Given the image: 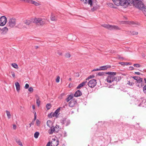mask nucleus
<instances>
[{
  "label": "nucleus",
  "instance_id": "57",
  "mask_svg": "<svg viewBox=\"0 0 146 146\" xmlns=\"http://www.w3.org/2000/svg\"><path fill=\"white\" fill-rule=\"evenodd\" d=\"M12 76L13 78H14L15 77V75L14 72H12Z\"/></svg>",
  "mask_w": 146,
  "mask_h": 146
},
{
  "label": "nucleus",
  "instance_id": "44",
  "mask_svg": "<svg viewBox=\"0 0 146 146\" xmlns=\"http://www.w3.org/2000/svg\"><path fill=\"white\" fill-rule=\"evenodd\" d=\"M143 11L144 14L146 16V8H143Z\"/></svg>",
  "mask_w": 146,
  "mask_h": 146
},
{
  "label": "nucleus",
  "instance_id": "15",
  "mask_svg": "<svg viewBox=\"0 0 146 146\" xmlns=\"http://www.w3.org/2000/svg\"><path fill=\"white\" fill-rule=\"evenodd\" d=\"M121 29L117 26L110 25V30H120Z\"/></svg>",
  "mask_w": 146,
  "mask_h": 146
},
{
  "label": "nucleus",
  "instance_id": "50",
  "mask_svg": "<svg viewBox=\"0 0 146 146\" xmlns=\"http://www.w3.org/2000/svg\"><path fill=\"white\" fill-rule=\"evenodd\" d=\"M122 63H123L124 64V65H131V63L129 62H126V63H124V62H122Z\"/></svg>",
  "mask_w": 146,
  "mask_h": 146
},
{
  "label": "nucleus",
  "instance_id": "49",
  "mask_svg": "<svg viewBox=\"0 0 146 146\" xmlns=\"http://www.w3.org/2000/svg\"><path fill=\"white\" fill-rule=\"evenodd\" d=\"M127 84L130 86H131V85H132L134 83H133L132 82H130V81H128V83H127Z\"/></svg>",
  "mask_w": 146,
  "mask_h": 146
},
{
  "label": "nucleus",
  "instance_id": "62",
  "mask_svg": "<svg viewBox=\"0 0 146 146\" xmlns=\"http://www.w3.org/2000/svg\"><path fill=\"white\" fill-rule=\"evenodd\" d=\"M36 113H35V118L34 120H35V119H36Z\"/></svg>",
  "mask_w": 146,
  "mask_h": 146
},
{
  "label": "nucleus",
  "instance_id": "25",
  "mask_svg": "<svg viewBox=\"0 0 146 146\" xmlns=\"http://www.w3.org/2000/svg\"><path fill=\"white\" fill-rule=\"evenodd\" d=\"M102 26L105 28L108 29L109 30L110 29V25L107 24H104L102 25Z\"/></svg>",
  "mask_w": 146,
  "mask_h": 146
},
{
  "label": "nucleus",
  "instance_id": "22",
  "mask_svg": "<svg viewBox=\"0 0 146 146\" xmlns=\"http://www.w3.org/2000/svg\"><path fill=\"white\" fill-rule=\"evenodd\" d=\"M99 7V6L96 4V5H95L93 6V7L91 9V10L92 11H94L96 10Z\"/></svg>",
  "mask_w": 146,
  "mask_h": 146
},
{
  "label": "nucleus",
  "instance_id": "43",
  "mask_svg": "<svg viewBox=\"0 0 146 146\" xmlns=\"http://www.w3.org/2000/svg\"><path fill=\"white\" fill-rule=\"evenodd\" d=\"M139 77L138 76H133L132 78H133L135 80L137 81V80L139 78Z\"/></svg>",
  "mask_w": 146,
  "mask_h": 146
},
{
  "label": "nucleus",
  "instance_id": "42",
  "mask_svg": "<svg viewBox=\"0 0 146 146\" xmlns=\"http://www.w3.org/2000/svg\"><path fill=\"white\" fill-rule=\"evenodd\" d=\"M60 79V77L59 76H58L57 77L56 79V82L57 83H58L59 82V80Z\"/></svg>",
  "mask_w": 146,
  "mask_h": 146
},
{
  "label": "nucleus",
  "instance_id": "63",
  "mask_svg": "<svg viewBox=\"0 0 146 146\" xmlns=\"http://www.w3.org/2000/svg\"><path fill=\"white\" fill-rule=\"evenodd\" d=\"M61 123H62V124H64L65 123V122H64V120H62V121L61 122Z\"/></svg>",
  "mask_w": 146,
  "mask_h": 146
},
{
  "label": "nucleus",
  "instance_id": "11",
  "mask_svg": "<svg viewBox=\"0 0 146 146\" xmlns=\"http://www.w3.org/2000/svg\"><path fill=\"white\" fill-rule=\"evenodd\" d=\"M77 103L76 100L74 99L72 100L69 103V106L71 107H74Z\"/></svg>",
  "mask_w": 146,
  "mask_h": 146
},
{
  "label": "nucleus",
  "instance_id": "17",
  "mask_svg": "<svg viewBox=\"0 0 146 146\" xmlns=\"http://www.w3.org/2000/svg\"><path fill=\"white\" fill-rule=\"evenodd\" d=\"M143 81V78H141L140 77H139L137 80V82L139 83H141V84L140 85H137V86L140 88L143 86V85H142V82Z\"/></svg>",
  "mask_w": 146,
  "mask_h": 146
},
{
  "label": "nucleus",
  "instance_id": "24",
  "mask_svg": "<svg viewBox=\"0 0 146 146\" xmlns=\"http://www.w3.org/2000/svg\"><path fill=\"white\" fill-rule=\"evenodd\" d=\"M52 123L50 120H48L47 121L46 124L47 125L50 127H51Z\"/></svg>",
  "mask_w": 146,
  "mask_h": 146
},
{
  "label": "nucleus",
  "instance_id": "19",
  "mask_svg": "<svg viewBox=\"0 0 146 146\" xmlns=\"http://www.w3.org/2000/svg\"><path fill=\"white\" fill-rule=\"evenodd\" d=\"M17 27L19 28L20 29H22V28H26V27L24 25H23V23H19L18 24L17 26Z\"/></svg>",
  "mask_w": 146,
  "mask_h": 146
},
{
  "label": "nucleus",
  "instance_id": "5",
  "mask_svg": "<svg viewBox=\"0 0 146 146\" xmlns=\"http://www.w3.org/2000/svg\"><path fill=\"white\" fill-rule=\"evenodd\" d=\"M16 24V19L14 18H12L10 19L8 23V26L12 28Z\"/></svg>",
  "mask_w": 146,
  "mask_h": 146
},
{
  "label": "nucleus",
  "instance_id": "4",
  "mask_svg": "<svg viewBox=\"0 0 146 146\" xmlns=\"http://www.w3.org/2000/svg\"><path fill=\"white\" fill-rule=\"evenodd\" d=\"M61 108H59L54 112V113L51 112L48 114V116L49 117L52 118V117H56V118L58 117L60 114L59 113Z\"/></svg>",
  "mask_w": 146,
  "mask_h": 146
},
{
  "label": "nucleus",
  "instance_id": "54",
  "mask_svg": "<svg viewBox=\"0 0 146 146\" xmlns=\"http://www.w3.org/2000/svg\"><path fill=\"white\" fill-rule=\"evenodd\" d=\"M118 58L121 59V60H123L124 59V58L122 57H121L119 56H118Z\"/></svg>",
  "mask_w": 146,
  "mask_h": 146
},
{
  "label": "nucleus",
  "instance_id": "21",
  "mask_svg": "<svg viewBox=\"0 0 146 146\" xmlns=\"http://www.w3.org/2000/svg\"><path fill=\"white\" fill-rule=\"evenodd\" d=\"M36 103L37 106L39 107L40 106V101L39 100V98L38 96H36Z\"/></svg>",
  "mask_w": 146,
  "mask_h": 146
},
{
  "label": "nucleus",
  "instance_id": "9",
  "mask_svg": "<svg viewBox=\"0 0 146 146\" xmlns=\"http://www.w3.org/2000/svg\"><path fill=\"white\" fill-rule=\"evenodd\" d=\"M81 1H84L85 3H88L91 7L94 5V3L96 1V0H80Z\"/></svg>",
  "mask_w": 146,
  "mask_h": 146
},
{
  "label": "nucleus",
  "instance_id": "18",
  "mask_svg": "<svg viewBox=\"0 0 146 146\" xmlns=\"http://www.w3.org/2000/svg\"><path fill=\"white\" fill-rule=\"evenodd\" d=\"M82 93L80 91V90H77L75 92L74 96L76 97L80 96L82 95Z\"/></svg>",
  "mask_w": 146,
  "mask_h": 146
},
{
  "label": "nucleus",
  "instance_id": "53",
  "mask_svg": "<svg viewBox=\"0 0 146 146\" xmlns=\"http://www.w3.org/2000/svg\"><path fill=\"white\" fill-rule=\"evenodd\" d=\"M100 70H101V69L97 68V69H94L93 70V71H97Z\"/></svg>",
  "mask_w": 146,
  "mask_h": 146
},
{
  "label": "nucleus",
  "instance_id": "61",
  "mask_svg": "<svg viewBox=\"0 0 146 146\" xmlns=\"http://www.w3.org/2000/svg\"><path fill=\"white\" fill-rule=\"evenodd\" d=\"M70 123V121H68L67 122V123H66V126H67Z\"/></svg>",
  "mask_w": 146,
  "mask_h": 146
},
{
  "label": "nucleus",
  "instance_id": "38",
  "mask_svg": "<svg viewBox=\"0 0 146 146\" xmlns=\"http://www.w3.org/2000/svg\"><path fill=\"white\" fill-rule=\"evenodd\" d=\"M87 83V81L86 80L84 81L83 82H82L81 84L82 85V86H83L85 85H86V84Z\"/></svg>",
  "mask_w": 146,
  "mask_h": 146
},
{
  "label": "nucleus",
  "instance_id": "16",
  "mask_svg": "<svg viewBox=\"0 0 146 146\" xmlns=\"http://www.w3.org/2000/svg\"><path fill=\"white\" fill-rule=\"evenodd\" d=\"M28 3H31L32 4L35 5L36 6H38L39 5V3L36 2L32 0H24Z\"/></svg>",
  "mask_w": 146,
  "mask_h": 146
},
{
  "label": "nucleus",
  "instance_id": "58",
  "mask_svg": "<svg viewBox=\"0 0 146 146\" xmlns=\"http://www.w3.org/2000/svg\"><path fill=\"white\" fill-rule=\"evenodd\" d=\"M129 68H130V70H132L134 69V68L132 66H130L129 67Z\"/></svg>",
  "mask_w": 146,
  "mask_h": 146
},
{
  "label": "nucleus",
  "instance_id": "8",
  "mask_svg": "<svg viewBox=\"0 0 146 146\" xmlns=\"http://www.w3.org/2000/svg\"><path fill=\"white\" fill-rule=\"evenodd\" d=\"M7 18L5 16H2L0 18V26H3L7 22Z\"/></svg>",
  "mask_w": 146,
  "mask_h": 146
},
{
  "label": "nucleus",
  "instance_id": "35",
  "mask_svg": "<svg viewBox=\"0 0 146 146\" xmlns=\"http://www.w3.org/2000/svg\"><path fill=\"white\" fill-rule=\"evenodd\" d=\"M51 107V105L50 104H47L46 105V108L48 110L50 109Z\"/></svg>",
  "mask_w": 146,
  "mask_h": 146
},
{
  "label": "nucleus",
  "instance_id": "47",
  "mask_svg": "<svg viewBox=\"0 0 146 146\" xmlns=\"http://www.w3.org/2000/svg\"><path fill=\"white\" fill-rule=\"evenodd\" d=\"M83 87L82 85L81 84H79L78 86L77 87V89H78L79 88H80L81 87Z\"/></svg>",
  "mask_w": 146,
  "mask_h": 146
},
{
  "label": "nucleus",
  "instance_id": "28",
  "mask_svg": "<svg viewBox=\"0 0 146 146\" xmlns=\"http://www.w3.org/2000/svg\"><path fill=\"white\" fill-rule=\"evenodd\" d=\"M107 5L110 7L114 8V5L112 3H107Z\"/></svg>",
  "mask_w": 146,
  "mask_h": 146
},
{
  "label": "nucleus",
  "instance_id": "23",
  "mask_svg": "<svg viewBox=\"0 0 146 146\" xmlns=\"http://www.w3.org/2000/svg\"><path fill=\"white\" fill-rule=\"evenodd\" d=\"M111 66L110 65H107L106 66H102L100 67V68H102L101 69V70H106L108 68H110Z\"/></svg>",
  "mask_w": 146,
  "mask_h": 146
},
{
  "label": "nucleus",
  "instance_id": "37",
  "mask_svg": "<svg viewBox=\"0 0 146 146\" xmlns=\"http://www.w3.org/2000/svg\"><path fill=\"white\" fill-rule=\"evenodd\" d=\"M143 91L145 94H146V85L143 87Z\"/></svg>",
  "mask_w": 146,
  "mask_h": 146
},
{
  "label": "nucleus",
  "instance_id": "48",
  "mask_svg": "<svg viewBox=\"0 0 146 146\" xmlns=\"http://www.w3.org/2000/svg\"><path fill=\"white\" fill-rule=\"evenodd\" d=\"M36 123L37 124V125H38L40 124V121L38 119H37L36 120Z\"/></svg>",
  "mask_w": 146,
  "mask_h": 146
},
{
  "label": "nucleus",
  "instance_id": "39",
  "mask_svg": "<svg viewBox=\"0 0 146 146\" xmlns=\"http://www.w3.org/2000/svg\"><path fill=\"white\" fill-rule=\"evenodd\" d=\"M94 75H92V76H89L88 78H86V80H89V79H90V78H94Z\"/></svg>",
  "mask_w": 146,
  "mask_h": 146
},
{
  "label": "nucleus",
  "instance_id": "32",
  "mask_svg": "<svg viewBox=\"0 0 146 146\" xmlns=\"http://www.w3.org/2000/svg\"><path fill=\"white\" fill-rule=\"evenodd\" d=\"M12 66L15 68H18V65L17 64L15 63H12Z\"/></svg>",
  "mask_w": 146,
  "mask_h": 146
},
{
  "label": "nucleus",
  "instance_id": "26",
  "mask_svg": "<svg viewBox=\"0 0 146 146\" xmlns=\"http://www.w3.org/2000/svg\"><path fill=\"white\" fill-rule=\"evenodd\" d=\"M72 95L71 96V95H69L68 98H66V100L67 102H68L70 100L72 99L73 98Z\"/></svg>",
  "mask_w": 146,
  "mask_h": 146
},
{
  "label": "nucleus",
  "instance_id": "27",
  "mask_svg": "<svg viewBox=\"0 0 146 146\" xmlns=\"http://www.w3.org/2000/svg\"><path fill=\"white\" fill-rule=\"evenodd\" d=\"M50 19L51 21H56L57 20L55 17L52 15L51 16Z\"/></svg>",
  "mask_w": 146,
  "mask_h": 146
},
{
  "label": "nucleus",
  "instance_id": "1",
  "mask_svg": "<svg viewBox=\"0 0 146 146\" xmlns=\"http://www.w3.org/2000/svg\"><path fill=\"white\" fill-rule=\"evenodd\" d=\"M106 73V74L109 75L107 77L106 79L107 82L109 83H111L114 81L117 82L119 81L121 79V77H116L114 76L116 74V73L115 72H108Z\"/></svg>",
  "mask_w": 146,
  "mask_h": 146
},
{
  "label": "nucleus",
  "instance_id": "31",
  "mask_svg": "<svg viewBox=\"0 0 146 146\" xmlns=\"http://www.w3.org/2000/svg\"><path fill=\"white\" fill-rule=\"evenodd\" d=\"M16 141L17 143H18V144L19 145L21 146H22L23 145L22 144V142L19 140H18L17 139L16 140Z\"/></svg>",
  "mask_w": 146,
  "mask_h": 146
},
{
  "label": "nucleus",
  "instance_id": "45",
  "mask_svg": "<svg viewBox=\"0 0 146 146\" xmlns=\"http://www.w3.org/2000/svg\"><path fill=\"white\" fill-rule=\"evenodd\" d=\"M138 34V32H135L134 31H132L131 34L133 35H137Z\"/></svg>",
  "mask_w": 146,
  "mask_h": 146
},
{
  "label": "nucleus",
  "instance_id": "46",
  "mask_svg": "<svg viewBox=\"0 0 146 146\" xmlns=\"http://www.w3.org/2000/svg\"><path fill=\"white\" fill-rule=\"evenodd\" d=\"M29 85L28 84H26L25 86V89H27L29 88Z\"/></svg>",
  "mask_w": 146,
  "mask_h": 146
},
{
  "label": "nucleus",
  "instance_id": "2",
  "mask_svg": "<svg viewBox=\"0 0 146 146\" xmlns=\"http://www.w3.org/2000/svg\"><path fill=\"white\" fill-rule=\"evenodd\" d=\"M131 2H129L128 0H112L113 2L117 6L120 5L124 6L125 5H129L130 3H134L133 0H131ZM129 1L130 0H129Z\"/></svg>",
  "mask_w": 146,
  "mask_h": 146
},
{
  "label": "nucleus",
  "instance_id": "41",
  "mask_svg": "<svg viewBox=\"0 0 146 146\" xmlns=\"http://www.w3.org/2000/svg\"><path fill=\"white\" fill-rule=\"evenodd\" d=\"M133 66L136 67H139L140 66V65L139 64H133Z\"/></svg>",
  "mask_w": 146,
  "mask_h": 146
},
{
  "label": "nucleus",
  "instance_id": "7",
  "mask_svg": "<svg viewBox=\"0 0 146 146\" xmlns=\"http://www.w3.org/2000/svg\"><path fill=\"white\" fill-rule=\"evenodd\" d=\"M96 80L94 79H93L90 80L87 83L89 87L91 88L94 87L96 85Z\"/></svg>",
  "mask_w": 146,
  "mask_h": 146
},
{
  "label": "nucleus",
  "instance_id": "59",
  "mask_svg": "<svg viewBox=\"0 0 146 146\" xmlns=\"http://www.w3.org/2000/svg\"><path fill=\"white\" fill-rule=\"evenodd\" d=\"M50 144H51V143L50 142H49L47 143V144L46 145V146H50Z\"/></svg>",
  "mask_w": 146,
  "mask_h": 146
},
{
  "label": "nucleus",
  "instance_id": "52",
  "mask_svg": "<svg viewBox=\"0 0 146 146\" xmlns=\"http://www.w3.org/2000/svg\"><path fill=\"white\" fill-rule=\"evenodd\" d=\"M34 123V120H33L32 122L30 124V127H31V125H33Z\"/></svg>",
  "mask_w": 146,
  "mask_h": 146
},
{
  "label": "nucleus",
  "instance_id": "29",
  "mask_svg": "<svg viewBox=\"0 0 146 146\" xmlns=\"http://www.w3.org/2000/svg\"><path fill=\"white\" fill-rule=\"evenodd\" d=\"M6 112L7 114V115L8 118L9 119L11 117V115L10 113V112L7 110H6Z\"/></svg>",
  "mask_w": 146,
  "mask_h": 146
},
{
  "label": "nucleus",
  "instance_id": "12",
  "mask_svg": "<svg viewBox=\"0 0 146 146\" xmlns=\"http://www.w3.org/2000/svg\"><path fill=\"white\" fill-rule=\"evenodd\" d=\"M51 146H57L58 144V140L57 139H53L51 142Z\"/></svg>",
  "mask_w": 146,
  "mask_h": 146
},
{
  "label": "nucleus",
  "instance_id": "20",
  "mask_svg": "<svg viewBox=\"0 0 146 146\" xmlns=\"http://www.w3.org/2000/svg\"><path fill=\"white\" fill-rule=\"evenodd\" d=\"M15 84L16 87V90L18 92H19L20 89V86L18 82L15 83Z\"/></svg>",
  "mask_w": 146,
  "mask_h": 146
},
{
  "label": "nucleus",
  "instance_id": "30",
  "mask_svg": "<svg viewBox=\"0 0 146 146\" xmlns=\"http://www.w3.org/2000/svg\"><path fill=\"white\" fill-rule=\"evenodd\" d=\"M39 135V133L38 132H36L34 134V137L35 138H37Z\"/></svg>",
  "mask_w": 146,
  "mask_h": 146
},
{
  "label": "nucleus",
  "instance_id": "40",
  "mask_svg": "<svg viewBox=\"0 0 146 146\" xmlns=\"http://www.w3.org/2000/svg\"><path fill=\"white\" fill-rule=\"evenodd\" d=\"M70 54L69 53H66L65 55V57L66 58H70Z\"/></svg>",
  "mask_w": 146,
  "mask_h": 146
},
{
  "label": "nucleus",
  "instance_id": "10",
  "mask_svg": "<svg viewBox=\"0 0 146 146\" xmlns=\"http://www.w3.org/2000/svg\"><path fill=\"white\" fill-rule=\"evenodd\" d=\"M136 3V4H135V6L137 8L139 9H141L144 7V4L141 1L137 0Z\"/></svg>",
  "mask_w": 146,
  "mask_h": 146
},
{
  "label": "nucleus",
  "instance_id": "64",
  "mask_svg": "<svg viewBox=\"0 0 146 146\" xmlns=\"http://www.w3.org/2000/svg\"><path fill=\"white\" fill-rule=\"evenodd\" d=\"M35 49H37L38 48V46H35Z\"/></svg>",
  "mask_w": 146,
  "mask_h": 146
},
{
  "label": "nucleus",
  "instance_id": "33",
  "mask_svg": "<svg viewBox=\"0 0 146 146\" xmlns=\"http://www.w3.org/2000/svg\"><path fill=\"white\" fill-rule=\"evenodd\" d=\"M8 30V29H7V28L6 27H5L4 28H3V29H2L1 30L3 32H6Z\"/></svg>",
  "mask_w": 146,
  "mask_h": 146
},
{
  "label": "nucleus",
  "instance_id": "51",
  "mask_svg": "<svg viewBox=\"0 0 146 146\" xmlns=\"http://www.w3.org/2000/svg\"><path fill=\"white\" fill-rule=\"evenodd\" d=\"M110 52L112 54H114L116 53V51L114 50H112L110 51Z\"/></svg>",
  "mask_w": 146,
  "mask_h": 146
},
{
  "label": "nucleus",
  "instance_id": "14",
  "mask_svg": "<svg viewBox=\"0 0 146 146\" xmlns=\"http://www.w3.org/2000/svg\"><path fill=\"white\" fill-rule=\"evenodd\" d=\"M24 23L27 25H29L32 22L33 23V19H31L30 20H26L23 21Z\"/></svg>",
  "mask_w": 146,
  "mask_h": 146
},
{
  "label": "nucleus",
  "instance_id": "55",
  "mask_svg": "<svg viewBox=\"0 0 146 146\" xmlns=\"http://www.w3.org/2000/svg\"><path fill=\"white\" fill-rule=\"evenodd\" d=\"M135 74H137L138 75H140L141 74L139 72H135L134 73Z\"/></svg>",
  "mask_w": 146,
  "mask_h": 146
},
{
  "label": "nucleus",
  "instance_id": "56",
  "mask_svg": "<svg viewBox=\"0 0 146 146\" xmlns=\"http://www.w3.org/2000/svg\"><path fill=\"white\" fill-rule=\"evenodd\" d=\"M16 128V126L15 125H13V128L14 129H15Z\"/></svg>",
  "mask_w": 146,
  "mask_h": 146
},
{
  "label": "nucleus",
  "instance_id": "36",
  "mask_svg": "<svg viewBox=\"0 0 146 146\" xmlns=\"http://www.w3.org/2000/svg\"><path fill=\"white\" fill-rule=\"evenodd\" d=\"M28 90L29 92H30L32 93V92L33 91V87H30L29 89H28Z\"/></svg>",
  "mask_w": 146,
  "mask_h": 146
},
{
  "label": "nucleus",
  "instance_id": "34",
  "mask_svg": "<svg viewBox=\"0 0 146 146\" xmlns=\"http://www.w3.org/2000/svg\"><path fill=\"white\" fill-rule=\"evenodd\" d=\"M106 72H99L98 74V76H102L103 75H105V74H106Z\"/></svg>",
  "mask_w": 146,
  "mask_h": 146
},
{
  "label": "nucleus",
  "instance_id": "13",
  "mask_svg": "<svg viewBox=\"0 0 146 146\" xmlns=\"http://www.w3.org/2000/svg\"><path fill=\"white\" fill-rule=\"evenodd\" d=\"M140 103L139 104V106L144 107L146 100L143 98H140L139 100Z\"/></svg>",
  "mask_w": 146,
  "mask_h": 146
},
{
  "label": "nucleus",
  "instance_id": "60",
  "mask_svg": "<svg viewBox=\"0 0 146 146\" xmlns=\"http://www.w3.org/2000/svg\"><path fill=\"white\" fill-rule=\"evenodd\" d=\"M57 53L59 55H60V56L62 55V53L61 52H60L58 51V52Z\"/></svg>",
  "mask_w": 146,
  "mask_h": 146
},
{
  "label": "nucleus",
  "instance_id": "3",
  "mask_svg": "<svg viewBox=\"0 0 146 146\" xmlns=\"http://www.w3.org/2000/svg\"><path fill=\"white\" fill-rule=\"evenodd\" d=\"M33 19V23L42 26L46 24V21L45 19H42L41 18L35 17Z\"/></svg>",
  "mask_w": 146,
  "mask_h": 146
},
{
  "label": "nucleus",
  "instance_id": "6",
  "mask_svg": "<svg viewBox=\"0 0 146 146\" xmlns=\"http://www.w3.org/2000/svg\"><path fill=\"white\" fill-rule=\"evenodd\" d=\"M60 129V126L56 125L55 127H51L50 129V131L49 133L50 134H52L54 132L57 133Z\"/></svg>",
  "mask_w": 146,
  "mask_h": 146
}]
</instances>
